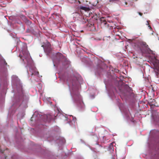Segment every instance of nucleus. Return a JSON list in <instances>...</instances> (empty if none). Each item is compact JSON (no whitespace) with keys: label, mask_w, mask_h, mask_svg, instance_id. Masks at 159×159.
<instances>
[{"label":"nucleus","mask_w":159,"mask_h":159,"mask_svg":"<svg viewBox=\"0 0 159 159\" xmlns=\"http://www.w3.org/2000/svg\"><path fill=\"white\" fill-rule=\"evenodd\" d=\"M121 4L125 7H126L128 5V2L126 0H120Z\"/></svg>","instance_id":"obj_4"},{"label":"nucleus","mask_w":159,"mask_h":159,"mask_svg":"<svg viewBox=\"0 0 159 159\" xmlns=\"http://www.w3.org/2000/svg\"><path fill=\"white\" fill-rule=\"evenodd\" d=\"M74 16H75L79 18H80V17H81V15L78 12H75V13H74Z\"/></svg>","instance_id":"obj_7"},{"label":"nucleus","mask_w":159,"mask_h":159,"mask_svg":"<svg viewBox=\"0 0 159 159\" xmlns=\"http://www.w3.org/2000/svg\"><path fill=\"white\" fill-rule=\"evenodd\" d=\"M4 65H7V63L5 61H4Z\"/></svg>","instance_id":"obj_10"},{"label":"nucleus","mask_w":159,"mask_h":159,"mask_svg":"<svg viewBox=\"0 0 159 159\" xmlns=\"http://www.w3.org/2000/svg\"><path fill=\"white\" fill-rule=\"evenodd\" d=\"M23 17L24 18H25V16H23Z\"/></svg>","instance_id":"obj_15"},{"label":"nucleus","mask_w":159,"mask_h":159,"mask_svg":"<svg viewBox=\"0 0 159 159\" xmlns=\"http://www.w3.org/2000/svg\"><path fill=\"white\" fill-rule=\"evenodd\" d=\"M23 54L24 55V56H25L24 53H23Z\"/></svg>","instance_id":"obj_16"},{"label":"nucleus","mask_w":159,"mask_h":159,"mask_svg":"<svg viewBox=\"0 0 159 159\" xmlns=\"http://www.w3.org/2000/svg\"><path fill=\"white\" fill-rule=\"evenodd\" d=\"M129 42L133 44V45L134 46V48H139V39L138 37L135 39H129Z\"/></svg>","instance_id":"obj_3"},{"label":"nucleus","mask_w":159,"mask_h":159,"mask_svg":"<svg viewBox=\"0 0 159 159\" xmlns=\"http://www.w3.org/2000/svg\"><path fill=\"white\" fill-rule=\"evenodd\" d=\"M148 27L150 29H152V28L151 27V26L150 25L148 26Z\"/></svg>","instance_id":"obj_11"},{"label":"nucleus","mask_w":159,"mask_h":159,"mask_svg":"<svg viewBox=\"0 0 159 159\" xmlns=\"http://www.w3.org/2000/svg\"><path fill=\"white\" fill-rule=\"evenodd\" d=\"M46 116L48 121H50L52 119V116L51 115L48 114L46 115Z\"/></svg>","instance_id":"obj_5"},{"label":"nucleus","mask_w":159,"mask_h":159,"mask_svg":"<svg viewBox=\"0 0 159 159\" xmlns=\"http://www.w3.org/2000/svg\"><path fill=\"white\" fill-rule=\"evenodd\" d=\"M26 53L27 54V55L28 56V52H26Z\"/></svg>","instance_id":"obj_14"},{"label":"nucleus","mask_w":159,"mask_h":159,"mask_svg":"<svg viewBox=\"0 0 159 159\" xmlns=\"http://www.w3.org/2000/svg\"><path fill=\"white\" fill-rule=\"evenodd\" d=\"M140 51L142 53L143 55L145 53L151 54L152 53V51L149 48L146 43L140 41Z\"/></svg>","instance_id":"obj_1"},{"label":"nucleus","mask_w":159,"mask_h":159,"mask_svg":"<svg viewBox=\"0 0 159 159\" xmlns=\"http://www.w3.org/2000/svg\"><path fill=\"white\" fill-rule=\"evenodd\" d=\"M139 14H140V16H141L142 15V13L140 12Z\"/></svg>","instance_id":"obj_12"},{"label":"nucleus","mask_w":159,"mask_h":159,"mask_svg":"<svg viewBox=\"0 0 159 159\" xmlns=\"http://www.w3.org/2000/svg\"><path fill=\"white\" fill-rule=\"evenodd\" d=\"M138 55H137L136 54L134 53L133 54V57L134 59L136 58V60H137L138 58Z\"/></svg>","instance_id":"obj_8"},{"label":"nucleus","mask_w":159,"mask_h":159,"mask_svg":"<svg viewBox=\"0 0 159 159\" xmlns=\"http://www.w3.org/2000/svg\"><path fill=\"white\" fill-rule=\"evenodd\" d=\"M80 9L84 10L85 11H88L89 10V7H85L81 6L80 7Z\"/></svg>","instance_id":"obj_6"},{"label":"nucleus","mask_w":159,"mask_h":159,"mask_svg":"<svg viewBox=\"0 0 159 159\" xmlns=\"http://www.w3.org/2000/svg\"><path fill=\"white\" fill-rule=\"evenodd\" d=\"M25 22L26 23V24L28 25H30L31 23V22L30 21L27 20L26 19Z\"/></svg>","instance_id":"obj_9"},{"label":"nucleus","mask_w":159,"mask_h":159,"mask_svg":"<svg viewBox=\"0 0 159 159\" xmlns=\"http://www.w3.org/2000/svg\"><path fill=\"white\" fill-rule=\"evenodd\" d=\"M104 19V17H102V18H101V20H102V19Z\"/></svg>","instance_id":"obj_13"},{"label":"nucleus","mask_w":159,"mask_h":159,"mask_svg":"<svg viewBox=\"0 0 159 159\" xmlns=\"http://www.w3.org/2000/svg\"><path fill=\"white\" fill-rule=\"evenodd\" d=\"M44 50V52L48 54L50 53L52 50L51 45L50 43L47 41L46 42H43V44L42 46Z\"/></svg>","instance_id":"obj_2"}]
</instances>
